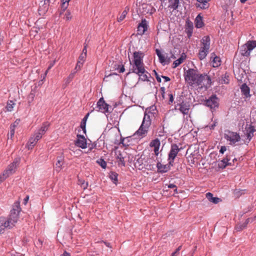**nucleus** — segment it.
I'll list each match as a JSON object with an SVG mask.
<instances>
[{
    "mask_svg": "<svg viewBox=\"0 0 256 256\" xmlns=\"http://www.w3.org/2000/svg\"><path fill=\"white\" fill-rule=\"evenodd\" d=\"M18 216L17 214L10 212L8 218H6V224L8 228H10L15 226L18 220Z\"/></svg>",
    "mask_w": 256,
    "mask_h": 256,
    "instance_id": "nucleus-11",
    "label": "nucleus"
},
{
    "mask_svg": "<svg viewBox=\"0 0 256 256\" xmlns=\"http://www.w3.org/2000/svg\"><path fill=\"white\" fill-rule=\"evenodd\" d=\"M110 178L114 184L118 182V174L116 172H112L110 174Z\"/></svg>",
    "mask_w": 256,
    "mask_h": 256,
    "instance_id": "nucleus-40",
    "label": "nucleus"
},
{
    "mask_svg": "<svg viewBox=\"0 0 256 256\" xmlns=\"http://www.w3.org/2000/svg\"><path fill=\"white\" fill-rule=\"evenodd\" d=\"M252 50L256 51V41L248 40L240 46V52L242 56L248 57Z\"/></svg>",
    "mask_w": 256,
    "mask_h": 256,
    "instance_id": "nucleus-5",
    "label": "nucleus"
},
{
    "mask_svg": "<svg viewBox=\"0 0 256 256\" xmlns=\"http://www.w3.org/2000/svg\"><path fill=\"white\" fill-rule=\"evenodd\" d=\"M135 74H138L140 76L139 79L141 80L142 81H148V76H150V74L146 72V70L144 68V72H134Z\"/></svg>",
    "mask_w": 256,
    "mask_h": 256,
    "instance_id": "nucleus-22",
    "label": "nucleus"
},
{
    "mask_svg": "<svg viewBox=\"0 0 256 256\" xmlns=\"http://www.w3.org/2000/svg\"><path fill=\"white\" fill-rule=\"evenodd\" d=\"M168 96H169V98H170L169 102H170H170L172 103L174 101L173 96L172 94H169Z\"/></svg>",
    "mask_w": 256,
    "mask_h": 256,
    "instance_id": "nucleus-58",
    "label": "nucleus"
},
{
    "mask_svg": "<svg viewBox=\"0 0 256 256\" xmlns=\"http://www.w3.org/2000/svg\"><path fill=\"white\" fill-rule=\"evenodd\" d=\"M174 164H170V162L166 164H163L160 162H158L156 164L158 172L160 173H165L170 170L171 166Z\"/></svg>",
    "mask_w": 256,
    "mask_h": 256,
    "instance_id": "nucleus-14",
    "label": "nucleus"
},
{
    "mask_svg": "<svg viewBox=\"0 0 256 256\" xmlns=\"http://www.w3.org/2000/svg\"><path fill=\"white\" fill-rule=\"evenodd\" d=\"M201 44L198 52V58L200 60L206 58L210 48V39L209 36H204L201 40Z\"/></svg>",
    "mask_w": 256,
    "mask_h": 256,
    "instance_id": "nucleus-4",
    "label": "nucleus"
},
{
    "mask_svg": "<svg viewBox=\"0 0 256 256\" xmlns=\"http://www.w3.org/2000/svg\"><path fill=\"white\" fill-rule=\"evenodd\" d=\"M190 106L188 103L182 102L180 104V108L178 110L184 114H188L189 112Z\"/></svg>",
    "mask_w": 256,
    "mask_h": 256,
    "instance_id": "nucleus-18",
    "label": "nucleus"
},
{
    "mask_svg": "<svg viewBox=\"0 0 256 256\" xmlns=\"http://www.w3.org/2000/svg\"><path fill=\"white\" fill-rule=\"evenodd\" d=\"M148 27V22L146 19H142L138 26V32L140 35L143 34L146 31Z\"/></svg>",
    "mask_w": 256,
    "mask_h": 256,
    "instance_id": "nucleus-16",
    "label": "nucleus"
},
{
    "mask_svg": "<svg viewBox=\"0 0 256 256\" xmlns=\"http://www.w3.org/2000/svg\"><path fill=\"white\" fill-rule=\"evenodd\" d=\"M152 113L146 110L144 113L142 123L134 135L138 136L140 138H144L147 136L152 124Z\"/></svg>",
    "mask_w": 256,
    "mask_h": 256,
    "instance_id": "nucleus-2",
    "label": "nucleus"
},
{
    "mask_svg": "<svg viewBox=\"0 0 256 256\" xmlns=\"http://www.w3.org/2000/svg\"><path fill=\"white\" fill-rule=\"evenodd\" d=\"M205 104L211 110H215L218 107L219 100L216 95H212L206 100Z\"/></svg>",
    "mask_w": 256,
    "mask_h": 256,
    "instance_id": "nucleus-10",
    "label": "nucleus"
},
{
    "mask_svg": "<svg viewBox=\"0 0 256 256\" xmlns=\"http://www.w3.org/2000/svg\"><path fill=\"white\" fill-rule=\"evenodd\" d=\"M142 7L143 9H144V8L146 9V8H147L148 7H150V6H149L147 4H142Z\"/></svg>",
    "mask_w": 256,
    "mask_h": 256,
    "instance_id": "nucleus-63",
    "label": "nucleus"
},
{
    "mask_svg": "<svg viewBox=\"0 0 256 256\" xmlns=\"http://www.w3.org/2000/svg\"><path fill=\"white\" fill-rule=\"evenodd\" d=\"M224 138L229 141L230 144L232 146H236V143L240 140V137L238 133L230 130L225 131Z\"/></svg>",
    "mask_w": 256,
    "mask_h": 256,
    "instance_id": "nucleus-8",
    "label": "nucleus"
},
{
    "mask_svg": "<svg viewBox=\"0 0 256 256\" xmlns=\"http://www.w3.org/2000/svg\"><path fill=\"white\" fill-rule=\"evenodd\" d=\"M60 256H70V254L66 252H64L63 254H61Z\"/></svg>",
    "mask_w": 256,
    "mask_h": 256,
    "instance_id": "nucleus-64",
    "label": "nucleus"
},
{
    "mask_svg": "<svg viewBox=\"0 0 256 256\" xmlns=\"http://www.w3.org/2000/svg\"><path fill=\"white\" fill-rule=\"evenodd\" d=\"M42 135L38 131L36 132L33 136L38 141L42 138Z\"/></svg>",
    "mask_w": 256,
    "mask_h": 256,
    "instance_id": "nucleus-45",
    "label": "nucleus"
},
{
    "mask_svg": "<svg viewBox=\"0 0 256 256\" xmlns=\"http://www.w3.org/2000/svg\"><path fill=\"white\" fill-rule=\"evenodd\" d=\"M97 162L103 168H106V163L103 159L100 158V160H98Z\"/></svg>",
    "mask_w": 256,
    "mask_h": 256,
    "instance_id": "nucleus-44",
    "label": "nucleus"
},
{
    "mask_svg": "<svg viewBox=\"0 0 256 256\" xmlns=\"http://www.w3.org/2000/svg\"><path fill=\"white\" fill-rule=\"evenodd\" d=\"M102 242H104L106 246L108 248H112L110 244V242H106L104 241H102Z\"/></svg>",
    "mask_w": 256,
    "mask_h": 256,
    "instance_id": "nucleus-61",
    "label": "nucleus"
},
{
    "mask_svg": "<svg viewBox=\"0 0 256 256\" xmlns=\"http://www.w3.org/2000/svg\"><path fill=\"white\" fill-rule=\"evenodd\" d=\"M182 246H179L176 249V250H175V252H172V255L171 256H176L178 254V252H179V251L180 250V249L182 248Z\"/></svg>",
    "mask_w": 256,
    "mask_h": 256,
    "instance_id": "nucleus-48",
    "label": "nucleus"
},
{
    "mask_svg": "<svg viewBox=\"0 0 256 256\" xmlns=\"http://www.w3.org/2000/svg\"><path fill=\"white\" fill-rule=\"evenodd\" d=\"M18 162L19 160L16 159L12 163L8 166L6 169L0 176V184L10 175L14 173Z\"/></svg>",
    "mask_w": 256,
    "mask_h": 256,
    "instance_id": "nucleus-6",
    "label": "nucleus"
},
{
    "mask_svg": "<svg viewBox=\"0 0 256 256\" xmlns=\"http://www.w3.org/2000/svg\"><path fill=\"white\" fill-rule=\"evenodd\" d=\"M120 66V69L118 70L119 72H120V73L124 72L125 70L124 66Z\"/></svg>",
    "mask_w": 256,
    "mask_h": 256,
    "instance_id": "nucleus-56",
    "label": "nucleus"
},
{
    "mask_svg": "<svg viewBox=\"0 0 256 256\" xmlns=\"http://www.w3.org/2000/svg\"><path fill=\"white\" fill-rule=\"evenodd\" d=\"M38 140H37L34 136H32L27 144L28 149H32L34 146L36 144Z\"/></svg>",
    "mask_w": 256,
    "mask_h": 256,
    "instance_id": "nucleus-32",
    "label": "nucleus"
},
{
    "mask_svg": "<svg viewBox=\"0 0 256 256\" xmlns=\"http://www.w3.org/2000/svg\"><path fill=\"white\" fill-rule=\"evenodd\" d=\"M20 120L17 119L12 124L10 125V126H14V128H16L18 124H19Z\"/></svg>",
    "mask_w": 256,
    "mask_h": 256,
    "instance_id": "nucleus-53",
    "label": "nucleus"
},
{
    "mask_svg": "<svg viewBox=\"0 0 256 256\" xmlns=\"http://www.w3.org/2000/svg\"><path fill=\"white\" fill-rule=\"evenodd\" d=\"M29 200V196H27L26 198L24 199V204L26 205L28 200Z\"/></svg>",
    "mask_w": 256,
    "mask_h": 256,
    "instance_id": "nucleus-60",
    "label": "nucleus"
},
{
    "mask_svg": "<svg viewBox=\"0 0 256 256\" xmlns=\"http://www.w3.org/2000/svg\"><path fill=\"white\" fill-rule=\"evenodd\" d=\"M156 51L160 63L162 64H166L170 62V58H166L161 53L159 50L156 49Z\"/></svg>",
    "mask_w": 256,
    "mask_h": 256,
    "instance_id": "nucleus-20",
    "label": "nucleus"
},
{
    "mask_svg": "<svg viewBox=\"0 0 256 256\" xmlns=\"http://www.w3.org/2000/svg\"><path fill=\"white\" fill-rule=\"evenodd\" d=\"M164 127L162 126H158L156 129V131L154 132L155 136L158 138H162L164 136Z\"/></svg>",
    "mask_w": 256,
    "mask_h": 256,
    "instance_id": "nucleus-21",
    "label": "nucleus"
},
{
    "mask_svg": "<svg viewBox=\"0 0 256 256\" xmlns=\"http://www.w3.org/2000/svg\"><path fill=\"white\" fill-rule=\"evenodd\" d=\"M130 10V8L128 6H126L125 8H124V11L122 12V14H120V16L118 17V22H120L122 21L126 18V14H128V12Z\"/></svg>",
    "mask_w": 256,
    "mask_h": 256,
    "instance_id": "nucleus-29",
    "label": "nucleus"
},
{
    "mask_svg": "<svg viewBox=\"0 0 256 256\" xmlns=\"http://www.w3.org/2000/svg\"><path fill=\"white\" fill-rule=\"evenodd\" d=\"M15 105V104L12 100L8 101L7 102V105L6 107V110L8 112H11L14 106Z\"/></svg>",
    "mask_w": 256,
    "mask_h": 256,
    "instance_id": "nucleus-38",
    "label": "nucleus"
},
{
    "mask_svg": "<svg viewBox=\"0 0 256 256\" xmlns=\"http://www.w3.org/2000/svg\"><path fill=\"white\" fill-rule=\"evenodd\" d=\"M160 142L158 138H156L152 140L149 144L150 148H154V152L156 156H158L160 154Z\"/></svg>",
    "mask_w": 256,
    "mask_h": 256,
    "instance_id": "nucleus-13",
    "label": "nucleus"
},
{
    "mask_svg": "<svg viewBox=\"0 0 256 256\" xmlns=\"http://www.w3.org/2000/svg\"><path fill=\"white\" fill-rule=\"evenodd\" d=\"M89 116V113L87 114L86 116L84 117V118L82 119L81 124H80V127L83 130L84 132H86V121L88 119V118Z\"/></svg>",
    "mask_w": 256,
    "mask_h": 256,
    "instance_id": "nucleus-36",
    "label": "nucleus"
},
{
    "mask_svg": "<svg viewBox=\"0 0 256 256\" xmlns=\"http://www.w3.org/2000/svg\"><path fill=\"white\" fill-rule=\"evenodd\" d=\"M134 64L132 69V72H142L144 70L143 58L144 54L140 51L135 52L133 54Z\"/></svg>",
    "mask_w": 256,
    "mask_h": 256,
    "instance_id": "nucleus-3",
    "label": "nucleus"
},
{
    "mask_svg": "<svg viewBox=\"0 0 256 256\" xmlns=\"http://www.w3.org/2000/svg\"><path fill=\"white\" fill-rule=\"evenodd\" d=\"M50 1V0H44L43 2H41L42 3V6H40L38 10L40 12H42V11H43L44 12H46L48 8Z\"/></svg>",
    "mask_w": 256,
    "mask_h": 256,
    "instance_id": "nucleus-27",
    "label": "nucleus"
},
{
    "mask_svg": "<svg viewBox=\"0 0 256 256\" xmlns=\"http://www.w3.org/2000/svg\"><path fill=\"white\" fill-rule=\"evenodd\" d=\"M192 29H193V26L192 24H188V27L186 30V32L187 34V36L188 38H190L192 34Z\"/></svg>",
    "mask_w": 256,
    "mask_h": 256,
    "instance_id": "nucleus-37",
    "label": "nucleus"
},
{
    "mask_svg": "<svg viewBox=\"0 0 256 256\" xmlns=\"http://www.w3.org/2000/svg\"><path fill=\"white\" fill-rule=\"evenodd\" d=\"M179 2V0H168V7L173 10H176L178 8Z\"/></svg>",
    "mask_w": 256,
    "mask_h": 256,
    "instance_id": "nucleus-24",
    "label": "nucleus"
},
{
    "mask_svg": "<svg viewBox=\"0 0 256 256\" xmlns=\"http://www.w3.org/2000/svg\"><path fill=\"white\" fill-rule=\"evenodd\" d=\"M155 73H156V79L157 81L159 82H161V78H160V76H158V74L156 72H155Z\"/></svg>",
    "mask_w": 256,
    "mask_h": 256,
    "instance_id": "nucleus-59",
    "label": "nucleus"
},
{
    "mask_svg": "<svg viewBox=\"0 0 256 256\" xmlns=\"http://www.w3.org/2000/svg\"><path fill=\"white\" fill-rule=\"evenodd\" d=\"M218 166L220 168L223 169L226 167V164H225L223 162H222L221 161H220L218 164Z\"/></svg>",
    "mask_w": 256,
    "mask_h": 256,
    "instance_id": "nucleus-52",
    "label": "nucleus"
},
{
    "mask_svg": "<svg viewBox=\"0 0 256 256\" xmlns=\"http://www.w3.org/2000/svg\"><path fill=\"white\" fill-rule=\"evenodd\" d=\"M94 109L96 111L104 114L110 113L112 110V108L111 106L105 102L103 98H101L98 100L96 104V106Z\"/></svg>",
    "mask_w": 256,
    "mask_h": 256,
    "instance_id": "nucleus-7",
    "label": "nucleus"
},
{
    "mask_svg": "<svg viewBox=\"0 0 256 256\" xmlns=\"http://www.w3.org/2000/svg\"><path fill=\"white\" fill-rule=\"evenodd\" d=\"M86 47H87V46L86 44L84 45V48L82 50V54H86V56L87 54V50H86Z\"/></svg>",
    "mask_w": 256,
    "mask_h": 256,
    "instance_id": "nucleus-57",
    "label": "nucleus"
},
{
    "mask_svg": "<svg viewBox=\"0 0 256 256\" xmlns=\"http://www.w3.org/2000/svg\"><path fill=\"white\" fill-rule=\"evenodd\" d=\"M185 58H186V56L182 55L179 58H178V60H176L173 62V64H172L173 68H176L180 64L184 61Z\"/></svg>",
    "mask_w": 256,
    "mask_h": 256,
    "instance_id": "nucleus-34",
    "label": "nucleus"
},
{
    "mask_svg": "<svg viewBox=\"0 0 256 256\" xmlns=\"http://www.w3.org/2000/svg\"><path fill=\"white\" fill-rule=\"evenodd\" d=\"M230 160V159L226 156L225 158H224L222 160H220L222 162H223L224 164H226V166L230 165V163H228V162Z\"/></svg>",
    "mask_w": 256,
    "mask_h": 256,
    "instance_id": "nucleus-51",
    "label": "nucleus"
},
{
    "mask_svg": "<svg viewBox=\"0 0 256 256\" xmlns=\"http://www.w3.org/2000/svg\"><path fill=\"white\" fill-rule=\"evenodd\" d=\"M255 131L254 127L251 125H246L245 128V134L248 141H250L254 136V132Z\"/></svg>",
    "mask_w": 256,
    "mask_h": 256,
    "instance_id": "nucleus-17",
    "label": "nucleus"
},
{
    "mask_svg": "<svg viewBox=\"0 0 256 256\" xmlns=\"http://www.w3.org/2000/svg\"><path fill=\"white\" fill-rule=\"evenodd\" d=\"M84 62H81V61H79V60H78L77 62V63H76V64H78V70H80L82 66H83V64H84Z\"/></svg>",
    "mask_w": 256,
    "mask_h": 256,
    "instance_id": "nucleus-54",
    "label": "nucleus"
},
{
    "mask_svg": "<svg viewBox=\"0 0 256 256\" xmlns=\"http://www.w3.org/2000/svg\"><path fill=\"white\" fill-rule=\"evenodd\" d=\"M6 228H8L6 224V218L0 217V233L3 232Z\"/></svg>",
    "mask_w": 256,
    "mask_h": 256,
    "instance_id": "nucleus-30",
    "label": "nucleus"
},
{
    "mask_svg": "<svg viewBox=\"0 0 256 256\" xmlns=\"http://www.w3.org/2000/svg\"><path fill=\"white\" fill-rule=\"evenodd\" d=\"M211 58H212V63L214 68H218L221 64V60L220 57L216 56L214 53L211 54Z\"/></svg>",
    "mask_w": 256,
    "mask_h": 256,
    "instance_id": "nucleus-19",
    "label": "nucleus"
},
{
    "mask_svg": "<svg viewBox=\"0 0 256 256\" xmlns=\"http://www.w3.org/2000/svg\"><path fill=\"white\" fill-rule=\"evenodd\" d=\"M15 128H14V126H10V132L8 134V138L10 136L11 138H12L15 133Z\"/></svg>",
    "mask_w": 256,
    "mask_h": 256,
    "instance_id": "nucleus-42",
    "label": "nucleus"
},
{
    "mask_svg": "<svg viewBox=\"0 0 256 256\" xmlns=\"http://www.w3.org/2000/svg\"><path fill=\"white\" fill-rule=\"evenodd\" d=\"M49 126L50 124L48 122H44L42 124L41 128L38 130V132L40 133L41 134L44 135L48 130Z\"/></svg>",
    "mask_w": 256,
    "mask_h": 256,
    "instance_id": "nucleus-28",
    "label": "nucleus"
},
{
    "mask_svg": "<svg viewBox=\"0 0 256 256\" xmlns=\"http://www.w3.org/2000/svg\"><path fill=\"white\" fill-rule=\"evenodd\" d=\"M79 184H81L82 186H83L84 188L85 189L88 186V183L85 184L84 180H79Z\"/></svg>",
    "mask_w": 256,
    "mask_h": 256,
    "instance_id": "nucleus-50",
    "label": "nucleus"
},
{
    "mask_svg": "<svg viewBox=\"0 0 256 256\" xmlns=\"http://www.w3.org/2000/svg\"><path fill=\"white\" fill-rule=\"evenodd\" d=\"M184 76L187 84L192 88L206 89L212 84L210 76L205 73L200 74L197 68L188 69Z\"/></svg>",
    "mask_w": 256,
    "mask_h": 256,
    "instance_id": "nucleus-1",
    "label": "nucleus"
},
{
    "mask_svg": "<svg viewBox=\"0 0 256 256\" xmlns=\"http://www.w3.org/2000/svg\"><path fill=\"white\" fill-rule=\"evenodd\" d=\"M20 210V203L18 202H15L14 205V207L10 212L14 213L19 215V213Z\"/></svg>",
    "mask_w": 256,
    "mask_h": 256,
    "instance_id": "nucleus-31",
    "label": "nucleus"
},
{
    "mask_svg": "<svg viewBox=\"0 0 256 256\" xmlns=\"http://www.w3.org/2000/svg\"><path fill=\"white\" fill-rule=\"evenodd\" d=\"M251 218H248L242 224H238L236 226V229L238 231H240L244 229L247 226L248 224L250 222Z\"/></svg>",
    "mask_w": 256,
    "mask_h": 256,
    "instance_id": "nucleus-25",
    "label": "nucleus"
},
{
    "mask_svg": "<svg viewBox=\"0 0 256 256\" xmlns=\"http://www.w3.org/2000/svg\"><path fill=\"white\" fill-rule=\"evenodd\" d=\"M226 150V146H222L220 150V152L223 154Z\"/></svg>",
    "mask_w": 256,
    "mask_h": 256,
    "instance_id": "nucleus-55",
    "label": "nucleus"
},
{
    "mask_svg": "<svg viewBox=\"0 0 256 256\" xmlns=\"http://www.w3.org/2000/svg\"><path fill=\"white\" fill-rule=\"evenodd\" d=\"M64 164L63 160L62 158L58 160L56 164V171H60L62 169V166Z\"/></svg>",
    "mask_w": 256,
    "mask_h": 256,
    "instance_id": "nucleus-35",
    "label": "nucleus"
},
{
    "mask_svg": "<svg viewBox=\"0 0 256 256\" xmlns=\"http://www.w3.org/2000/svg\"><path fill=\"white\" fill-rule=\"evenodd\" d=\"M162 78L164 79L165 82H168L170 80V78L166 76H162Z\"/></svg>",
    "mask_w": 256,
    "mask_h": 256,
    "instance_id": "nucleus-62",
    "label": "nucleus"
},
{
    "mask_svg": "<svg viewBox=\"0 0 256 256\" xmlns=\"http://www.w3.org/2000/svg\"><path fill=\"white\" fill-rule=\"evenodd\" d=\"M206 198L210 202L216 204H218V202L220 201V198L216 197H213V194L210 192H208L206 194Z\"/></svg>",
    "mask_w": 256,
    "mask_h": 256,
    "instance_id": "nucleus-23",
    "label": "nucleus"
},
{
    "mask_svg": "<svg viewBox=\"0 0 256 256\" xmlns=\"http://www.w3.org/2000/svg\"><path fill=\"white\" fill-rule=\"evenodd\" d=\"M116 158L118 166H124L126 165L124 159L127 156V154L124 150H117L116 152Z\"/></svg>",
    "mask_w": 256,
    "mask_h": 256,
    "instance_id": "nucleus-12",
    "label": "nucleus"
},
{
    "mask_svg": "<svg viewBox=\"0 0 256 256\" xmlns=\"http://www.w3.org/2000/svg\"><path fill=\"white\" fill-rule=\"evenodd\" d=\"M180 151V148H178L176 144H173L171 145L170 150L168 155V161L170 162V164H174V160Z\"/></svg>",
    "mask_w": 256,
    "mask_h": 256,
    "instance_id": "nucleus-9",
    "label": "nucleus"
},
{
    "mask_svg": "<svg viewBox=\"0 0 256 256\" xmlns=\"http://www.w3.org/2000/svg\"><path fill=\"white\" fill-rule=\"evenodd\" d=\"M64 18L68 21L70 20H72V16L70 10H68L66 11L64 14Z\"/></svg>",
    "mask_w": 256,
    "mask_h": 256,
    "instance_id": "nucleus-41",
    "label": "nucleus"
},
{
    "mask_svg": "<svg viewBox=\"0 0 256 256\" xmlns=\"http://www.w3.org/2000/svg\"><path fill=\"white\" fill-rule=\"evenodd\" d=\"M34 93H32V92H31L29 95L28 96V102H32L33 101L34 99Z\"/></svg>",
    "mask_w": 256,
    "mask_h": 256,
    "instance_id": "nucleus-47",
    "label": "nucleus"
},
{
    "mask_svg": "<svg viewBox=\"0 0 256 256\" xmlns=\"http://www.w3.org/2000/svg\"><path fill=\"white\" fill-rule=\"evenodd\" d=\"M240 89L242 94H244L246 97L250 96V88L246 86V84H244L242 85Z\"/></svg>",
    "mask_w": 256,
    "mask_h": 256,
    "instance_id": "nucleus-26",
    "label": "nucleus"
},
{
    "mask_svg": "<svg viewBox=\"0 0 256 256\" xmlns=\"http://www.w3.org/2000/svg\"><path fill=\"white\" fill-rule=\"evenodd\" d=\"M196 26L198 28H202L203 26V22L201 18L200 17V15H198L196 19Z\"/></svg>",
    "mask_w": 256,
    "mask_h": 256,
    "instance_id": "nucleus-39",
    "label": "nucleus"
},
{
    "mask_svg": "<svg viewBox=\"0 0 256 256\" xmlns=\"http://www.w3.org/2000/svg\"><path fill=\"white\" fill-rule=\"evenodd\" d=\"M74 74H75V72H72L70 73L69 76H68V77L66 78V82L68 84H69L72 80L74 78Z\"/></svg>",
    "mask_w": 256,
    "mask_h": 256,
    "instance_id": "nucleus-43",
    "label": "nucleus"
},
{
    "mask_svg": "<svg viewBox=\"0 0 256 256\" xmlns=\"http://www.w3.org/2000/svg\"><path fill=\"white\" fill-rule=\"evenodd\" d=\"M77 140L75 142V144L82 148H86L87 146L86 140L84 136L78 135Z\"/></svg>",
    "mask_w": 256,
    "mask_h": 256,
    "instance_id": "nucleus-15",
    "label": "nucleus"
},
{
    "mask_svg": "<svg viewBox=\"0 0 256 256\" xmlns=\"http://www.w3.org/2000/svg\"><path fill=\"white\" fill-rule=\"evenodd\" d=\"M86 56L85 54H81L78 58V60L81 61L82 62H84L86 60Z\"/></svg>",
    "mask_w": 256,
    "mask_h": 256,
    "instance_id": "nucleus-46",
    "label": "nucleus"
},
{
    "mask_svg": "<svg viewBox=\"0 0 256 256\" xmlns=\"http://www.w3.org/2000/svg\"><path fill=\"white\" fill-rule=\"evenodd\" d=\"M199 3L197 7H200L201 8L205 9L208 8V2L210 0H196Z\"/></svg>",
    "mask_w": 256,
    "mask_h": 256,
    "instance_id": "nucleus-33",
    "label": "nucleus"
},
{
    "mask_svg": "<svg viewBox=\"0 0 256 256\" xmlns=\"http://www.w3.org/2000/svg\"><path fill=\"white\" fill-rule=\"evenodd\" d=\"M70 0H63L64 2L62 4V7L64 8V10L66 8L68 5V2Z\"/></svg>",
    "mask_w": 256,
    "mask_h": 256,
    "instance_id": "nucleus-49",
    "label": "nucleus"
}]
</instances>
